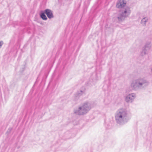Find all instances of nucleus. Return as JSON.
I'll return each mask as SVG.
<instances>
[{"instance_id": "8", "label": "nucleus", "mask_w": 152, "mask_h": 152, "mask_svg": "<svg viewBox=\"0 0 152 152\" xmlns=\"http://www.w3.org/2000/svg\"><path fill=\"white\" fill-rule=\"evenodd\" d=\"M121 17H118V18L119 19H121Z\"/></svg>"}, {"instance_id": "3", "label": "nucleus", "mask_w": 152, "mask_h": 152, "mask_svg": "<svg viewBox=\"0 0 152 152\" xmlns=\"http://www.w3.org/2000/svg\"><path fill=\"white\" fill-rule=\"evenodd\" d=\"M45 12L49 18H51L53 17V15L51 10L48 9H46L45 10Z\"/></svg>"}, {"instance_id": "4", "label": "nucleus", "mask_w": 152, "mask_h": 152, "mask_svg": "<svg viewBox=\"0 0 152 152\" xmlns=\"http://www.w3.org/2000/svg\"><path fill=\"white\" fill-rule=\"evenodd\" d=\"M130 13V8L127 7L125 9V10L122 13L123 16L124 17H126L128 16Z\"/></svg>"}, {"instance_id": "1", "label": "nucleus", "mask_w": 152, "mask_h": 152, "mask_svg": "<svg viewBox=\"0 0 152 152\" xmlns=\"http://www.w3.org/2000/svg\"><path fill=\"white\" fill-rule=\"evenodd\" d=\"M126 115V113L123 110H121L118 112L115 116L116 120L119 121L121 120L123 117Z\"/></svg>"}, {"instance_id": "7", "label": "nucleus", "mask_w": 152, "mask_h": 152, "mask_svg": "<svg viewBox=\"0 0 152 152\" xmlns=\"http://www.w3.org/2000/svg\"><path fill=\"white\" fill-rule=\"evenodd\" d=\"M40 16L41 18L43 20H46L47 19L46 16L44 12L42 13L40 15Z\"/></svg>"}, {"instance_id": "5", "label": "nucleus", "mask_w": 152, "mask_h": 152, "mask_svg": "<svg viewBox=\"0 0 152 152\" xmlns=\"http://www.w3.org/2000/svg\"><path fill=\"white\" fill-rule=\"evenodd\" d=\"M142 84L138 82H136L135 83H133L131 84V86L132 88L133 89H134L137 87H138L139 86H141Z\"/></svg>"}, {"instance_id": "2", "label": "nucleus", "mask_w": 152, "mask_h": 152, "mask_svg": "<svg viewBox=\"0 0 152 152\" xmlns=\"http://www.w3.org/2000/svg\"><path fill=\"white\" fill-rule=\"evenodd\" d=\"M126 3L125 0H119L117 3L116 6L118 8H121L124 7L126 5Z\"/></svg>"}, {"instance_id": "6", "label": "nucleus", "mask_w": 152, "mask_h": 152, "mask_svg": "<svg viewBox=\"0 0 152 152\" xmlns=\"http://www.w3.org/2000/svg\"><path fill=\"white\" fill-rule=\"evenodd\" d=\"M132 96L131 95H128L126 98V100L127 102H131L132 99Z\"/></svg>"}]
</instances>
